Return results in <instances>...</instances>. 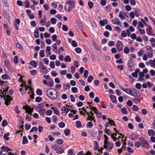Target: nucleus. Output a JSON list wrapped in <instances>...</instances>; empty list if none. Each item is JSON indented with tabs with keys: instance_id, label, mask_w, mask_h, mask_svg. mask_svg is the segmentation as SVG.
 <instances>
[{
	"instance_id": "obj_1",
	"label": "nucleus",
	"mask_w": 155,
	"mask_h": 155,
	"mask_svg": "<svg viewBox=\"0 0 155 155\" xmlns=\"http://www.w3.org/2000/svg\"><path fill=\"white\" fill-rule=\"evenodd\" d=\"M120 88L124 92L132 96L138 97L140 96L139 91L134 88H126L125 89L122 86H120Z\"/></svg>"
},
{
	"instance_id": "obj_2",
	"label": "nucleus",
	"mask_w": 155,
	"mask_h": 155,
	"mask_svg": "<svg viewBox=\"0 0 155 155\" xmlns=\"http://www.w3.org/2000/svg\"><path fill=\"white\" fill-rule=\"evenodd\" d=\"M54 91H56V93L54 94L53 92L51 90V89H48L46 91V94L47 96L51 100H55L58 97V92L54 90Z\"/></svg>"
},
{
	"instance_id": "obj_3",
	"label": "nucleus",
	"mask_w": 155,
	"mask_h": 155,
	"mask_svg": "<svg viewBox=\"0 0 155 155\" xmlns=\"http://www.w3.org/2000/svg\"><path fill=\"white\" fill-rule=\"evenodd\" d=\"M66 4L68 5L69 6L67 10V11L70 12L71 9L75 7V0H69L67 1L66 2Z\"/></svg>"
},
{
	"instance_id": "obj_4",
	"label": "nucleus",
	"mask_w": 155,
	"mask_h": 155,
	"mask_svg": "<svg viewBox=\"0 0 155 155\" xmlns=\"http://www.w3.org/2000/svg\"><path fill=\"white\" fill-rule=\"evenodd\" d=\"M139 141L140 142L141 146L143 148L148 149L149 148V145L148 141L143 137H140L139 138Z\"/></svg>"
},
{
	"instance_id": "obj_5",
	"label": "nucleus",
	"mask_w": 155,
	"mask_h": 155,
	"mask_svg": "<svg viewBox=\"0 0 155 155\" xmlns=\"http://www.w3.org/2000/svg\"><path fill=\"white\" fill-rule=\"evenodd\" d=\"M51 147L58 153L61 154L64 152V150L56 144L51 145Z\"/></svg>"
},
{
	"instance_id": "obj_6",
	"label": "nucleus",
	"mask_w": 155,
	"mask_h": 155,
	"mask_svg": "<svg viewBox=\"0 0 155 155\" xmlns=\"http://www.w3.org/2000/svg\"><path fill=\"white\" fill-rule=\"evenodd\" d=\"M114 144L112 143H110L108 141L104 140V148L107 150H110L113 148Z\"/></svg>"
},
{
	"instance_id": "obj_7",
	"label": "nucleus",
	"mask_w": 155,
	"mask_h": 155,
	"mask_svg": "<svg viewBox=\"0 0 155 155\" xmlns=\"http://www.w3.org/2000/svg\"><path fill=\"white\" fill-rule=\"evenodd\" d=\"M38 68L40 70V72L43 74H46L47 73V70L46 66L43 64L42 62H39L38 63Z\"/></svg>"
},
{
	"instance_id": "obj_8",
	"label": "nucleus",
	"mask_w": 155,
	"mask_h": 155,
	"mask_svg": "<svg viewBox=\"0 0 155 155\" xmlns=\"http://www.w3.org/2000/svg\"><path fill=\"white\" fill-rule=\"evenodd\" d=\"M116 47L118 51H121L123 50V44L122 42L119 40H118L116 45Z\"/></svg>"
},
{
	"instance_id": "obj_9",
	"label": "nucleus",
	"mask_w": 155,
	"mask_h": 155,
	"mask_svg": "<svg viewBox=\"0 0 155 155\" xmlns=\"http://www.w3.org/2000/svg\"><path fill=\"white\" fill-rule=\"evenodd\" d=\"M146 31L147 35H148L154 36L155 34L153 33L152 28L150 26H148V27L146 28Z\"/></svg>"
},
{
	"instance_id": "obj_10",
	"label": "nucleus",
	"mask_w": 155,
	"mask_h": 155,
	"mask_svg": "<svg viewBox=\"0 0 155 155\" xmlns=\"http://www.w3.org/2000/svg\"><path fill=\"white\" fill-rule=\"evenodd\" d=\"M127 66L129 70L130 71H132L134 68V63L131 60H129L127 62Z\"/></svg>"
},
{
	"instance_id": "obj_11",
	"label": "nucleus",
	"mask_w": 155,
	"mask_h": 155,
	"mask_svg": "<svg viewBox=\"0 0 155 155\" xmlns=\"http://www.w3.org/2000/svg\"><path fill=\"white\" fill-rule=\"evenodd\" d=\"M91 109V110H93L94 113L96 114L97 117L100 118L102 116V114L101 112H99L97 108L95 107H91L89 108V109Z\"/></svg>"
},
{
	"instance_id": "obj_12",
	"label": "nucleus",
	"mask_w": 155,
	"mask_h": 155,
	"mask_svg": "<svg viewBox=\"0 0 155 155\" xmlns=\"http://www.w3.org/2000/svg\"><path fill=\"white\" fill-rule=\"evenodd\" d=\"M112 23L114 25H116L120 26H122L121 24L119 19L117 18H114L111 20Z\"/></svg>"
},
{
	"instance_id": "obj_13",
	"label": "nucleus",
	"mask_w": 155,
	"mask_h": 155,
	"mask_svg": "<svg viewBox=\"0 0 155 155\" xmlns=\"http://www.w3.org/2000/svg\"><path fill=\"white\" fill-rule=\"evenodd\" d=\"M23 108L26 110V112L29 114H31L34 109L33 108H31L30 107H28V106H26L25 107L24 106Z\"/></svg>"
},
{
	"instance_id": "obj_14",
	"label": "nucleus",
	"mask_w": 155,
	"mask_h": 155,
	"mask_svg": "<svg viewBox=\"0 0 155 155\" xmlns=\"http://www.w3.org/2000/svg\"><path fill=\"white\" fill-rule=\"evenodd\" d=\"M20 21L19 19H17L14 21V25L17 30L18 29V25H19Z\"/></svg>"
},
{
	"instance_id": "obj_15",
	"label": "nucleus",
	"mask_w": 155,
	"mask_h": 155,
	"mask_svg": "<svg viewBox=\"0 0 155 155\" xmlns=\"http://www.w3.org/2000/svg\"><path fill=\"white\" fill-rule=\"evenodd\" d=\"M107 21L106 19H103L99 21V24L101 26H104L107 24Z\"/></svg>"
},
{
	"instance_id": "obj_16",
	"label": "nucleus",
	"mask_w": 155,
	"mask_h": 155,
	"mask_svg": "<svg viewBox=\"0 0 155 155\" xmlns=\"http://www.w3.org/2000/svg\"><path fill=\"white\" fill-rule=\"evenodd\" d=\"M51 109L53 110L54 114H56L58 116L59 115L60 112L56 107H51Z\"/></svg>"
},
{
	"instance_id": "obj_17",
	"label": "nucleus",
	"mask_w": 155,
	"mask_h": 155,
	"mask_svg": "<svg viewBox=\"0 0 155 155\" xmlns=\"http://www.w3.org/2000/svg\"><path fill=\"white\" fill-rule=\"evenodd\" d=\"M46 18L45 16H44V18L43 19H41L40 21L41 25H45L46 21Z\"/></svg>"
},
{
	"instance_id": "obj_18",
	"label": "nucleus",
	"mask_w": 155,
	"mask_h": 155,
	"mask_svg": "<svg viewBox=\"0 0 155 155\" xmlns=\"http://www.w3.org/2000/svg\"><path fill=\"white\" fill-rule=\"evenodd\" d=\"M2 151L8 152L10 150V148L4 146H2L1 148Z\"/></svg>"
},
{
	"instance_id": "obj_19",
	"label": "nucleus",
	"mask_w": 155,
	"mask_h": 155,
	"mask_svg": "<svg viewBox=\"0 0 155 155\" xmlns=\"http://www.w3.org/2000/svg\"><path fill=\"white\" fill-rule=\"evenodd\" d=\"M111 101L114 103H116L117 102L116 96L114 95H110V96Z\"/></svg>"
},
{
	"instance_id": "obj_20",
	"label": "nucleus",
	"mask_w": 155,
	"mask_h": 155,
	"mask_svg": "<svg viewBox=\"0 0 155 155\" xmlns=\"http://www.w3.org/2000/svg\"><path fill=\"white\" fill-rule=\"evenodd\" d=\"M82 109L83 110L80 111L81 114L84 115L87 114V115H88V112L87 111L86 109L84 107H83Z\"/></svg>"
},
{
	"instance_id": "obj_21",
	"label": "nucleus",
	"mask_w": 155,
	"mask_h": 155,
	"mask_svg": "<svg viewBox=\"0 0 155 155\" xmlns=\"http://www.w3.org/2000/svg\"><path fill=\"white\" fill-rule=\"evenodd\" d=\"M63 87L64 90H67L70 89L71 86L69 83H67L64 84L63 85Z\"/></svg>"
},
{
	"instance_id": "obj_22",
	"label": "nucleus",
	"mask_w": 155,
	"mask_h": 155,
	"mask_svg": "<svg viewBox=\"0 0 155 155\" xmlns=\"http://www.w3.org/2000/svg\"><path fill=\"white\" fill-rule=\"evenodd\" d=\"M38 31V28L37 27L36 28H35V30L34 31V37L36 38H37L39 37V34Z\"/></svg>"
},
{
	"instance_id": "obj_23",
	"label": "nucleus",
	"mask_w": 155,
	"mask_h": 155,
	"mask_svg": "<svg viewBox=\"0 0 155 155\" xmlns=\"http://www.w3.org/2000/svg\"><path fill=\"white\" fill-rule=\"evenodd\" d=\"M75 127L78 128L81 127H82V125L80 121L78 120L76 122Z\"/></svg>"
},
{
	"instance_id": "obj_24",
	"label": "nucleus",
	"mask_w": 155,
	"mask_h": 155,
	"mask_svg": "<svg viewBox=\"0 0 155 155\" xmlns=\"http://www.w3.org/2000/svg\"><path fill=\"white\" fill-rule=\"evenodd\" d=\"M4 100L5 101V104L7 106L9 105V103L10 102V97H4Z\"/></svg>"
},
{
	"instance_id": "obj_25",
	"label": "nucleus",
	"mask_w": 155,
	"mask_h": 155,
	"mask_svg": "<svg viewBox=\"0 0 155 155\" xmlns=\"http://www.w3.org/2000/svg\"><path fill=\"white\" fill-rule=\"evenodd\" d=\"M119 17L122 19L123 20L125 18L124 15V13L122 11L120 12L119 14Z\"/></svg>"
},
{
	"instance_id": "obj_26",
	"label": "nucleus",
	"mask_w": 155,
	"mask_h": 155,
	"mask_svg": "<svg viewBox=\"0 0 155 155\" xmlns=\"http://www.w3.org/2000/svg\"><path fill=\"white\" fill-rule=\"evenodd\" d=\"M52 48H53L52 51L55 53H57V46L55 43H54L52 45Z\"/></svg>"
},
{
	"instance_id": "obj_27",
	"label": "nucleus",
	"mask_w": 155,
	"mask_h": 155,
	"mask_svg": "<svg viewBox=\"0 0 155 155\" xmlns=\"http://www.w3.org/2000/svg\"><path fill=\"white\" fill-rule=\"evenodd\" d=\"M2 13L4 16L8 20H9V17H7V16H8L9 13L8 12H7L5 10H2Z\"/></svg>"
},
{
	"instance_id": "obj_28",
	"label": "nucleus",
	"mask_w": 155,
	"mask_h": 155,
	"mask_svg": "<svg viewBox=\"0 0 155 155\" xmlns=\"http://www.w3.org/2000/svg\"><path fill=\"white\" fill-rule=\"evenodd\" d=\"M148 135L151 137H153L154 135V131L153 130H149L148 132Z\"/></svg>"
},
{
	"instance_id": "obj_29",
	"label": "nucleus",
	"mask_w": 155,
	"mask_h": 155,
	"mask_svg": "<svg viewBox=\"0 0 155 155\" xmlns=\"http://www.w3.org/2000/svg\"><path fill=\"white\" fill-rule=\"evenodd\" d=\"M3 27L4 28L7 29V31H6V34H7L8 35H10V30L7 29L8 28V26L7 25L6 23H4L3 24Z\"/></svg>"
},
{
	"instance_id": "obj_30",
	"label": "nucleus",
	"mask_w": 155,
	"mask_h": 155,
	"mask_svg": "<svg viewBox=\"0 0 155 155\" xmlns=\"http://www.w3.org/2000/svg\"><path fill=\"white\" fill-rule=\"evenodd\" d=\"M28 142V140L27 138L25 136H24L23 137V140L22 144L23 145L26 144Z\"/></svg>"
},
{
	"instance_id": "obj_31",
	"label": "nucleus",
	"mask_w": 155,
	"mask_h": 155,
	"mask_svg": "<svg viewBox=\"0 0 155 155\" xmlns=\"http://www.w3.org/2000/svg\"><path fill=\"white\" fill-rule=\"evenodd\" d=\"M64 60L65 62H70L71 61V59L69 55H67L64 59Z\"/></svg>"
},
{
	"instance_id": "obj_32",
	"label": "nucleus",
	"mask_w": 155,
	"mask_h": 155,
	"mask_svg": "<svg viewBox=\"0 0 155 155\" xmlns=\"http://www.w3.org/2000/svg\"><path fill=\"white\" fill-rule=\"evenodd\" d=\"M105 8L106 11L107 12H110L111 10V7L110 5L106 6Z\"/></svg>"
},
{
	"instance_id": "obj_33",
	"label": "nucleus",
	"mask_w": 155,
	"mask_h": 155,
	"mask_svg": "<svg viewBox=\"0 0 155 155\" xmlns=\"http://www.w3.org/2000/svg\"><path fill=\"white\" fill-rule=\"evenodd\" d=\"M149 64L151 67L155 68V63L154 62L153 60H150L149 61Z\"/></svg>"
},
{
	"instance_id": "obj_34",
	"label": "nucleus",
	"mask_w": 155,
	"mask_h": 155,
	"mask_svg": "<svg viewBox=\"0 0 155 155\" xmlns=\"http://www.w3.org/2000/svg\"><path fill=\"white\" fill-rule=\"evenodd\" d=\"M139 78L138 79L139 80H142L143 79L142 78L144 76V74L143 72H141L139 73Z\"/></svg>"
},
{
	"instance_id": "obj_35",
	"label": "nucleus",
	"mask_w": 155,
	"mask_h": 155,
	"mask_svg": "<svg viewBox=\"0 0 155 155\" xmlns=\"http://www.w3.org/2000/svg\"><path fill=\"white\" fill-rule=\"evenodd\" d=\"M46 53L49 55H50L51 54V47L50 46L47 47L46 49Z\"/></svg>"
},
{
	"instance_id": "obj_36",
	"label": "nucleus",
	"mask_w": 155,
	"mask_h": 155,
	"mask_svg": "<svg viewBox=\"0 0 155 155\" xmlns=\"http://www.w3.org/2000/svg\"><path fill=\"white\" fill-rule=\"evenodd\" d=\"M64 133L66 136H68L70 133V130L68 129H66L64 131Z\"/></svg>"
},
{
	"instance_id": "obj_37",
	"label": "nucleus",
	"mask_w": 155,
	"mask_h": 155,
	"mask_svg": "<svg viewBox=\"0 0 155 155\" xmlns=\"http://www.w3.org/2000/svg\"><path fill=\"white\" fill-rule=\"evenodd\" d=\"M21 87H23V88L24 90L25 93L26 92V91L27 90V85L25 84L24 83H22L20 85Z\"/></svg>"
},
{
	"instance_id": "obj_38",
	"label": "nucleus",
	"mask_w": 155,
	"mask_h": 155,
	"mask_svg": "<svg viewBox=\"0 0 155 155\" xmlns=\"http://www.w3.org/2000/svg\"><path fill=\"white\" fill-rule=\"evenodd\" d=\"M68 155H74L73 149H71L68 150Z\"/></svg>"
},
{
	"instance_id": "obj_39",
	"label": "nucleus",
	"mask_w": 155,
	"mask_h": 155,
	"mask_svg": "<svg viewBox=\"0 0 155 155\" xmlns=\"http://www.w3.org/2000/svg\"><path fill=\"white\" fill-rule=\"evenodd\" d=\"M30 64L34 67V68L36 67L37 64L36 62L34 61H31L30 62Z\"/></svg>"
},
{
	"instance_id": "obj_40",
	"label": "nucleus",
	"mask_w": 155,
	"mask_h": 155,
	"mask_svg": "<svg viewBox=\"0 0 155 155\" xmlns=\"http://www.w3.org/2000/svg\"><path fill=\"white\" fill-rule=\"evenodd\" d=\"M134 146L136 148H139L140 146H141L140 142V141L135 142L134 143Z\"/></svg>"
},
{
	"instance_id": "obj_41",
	"label": "nucleus",
	"mask_w": 155,
	"mask_h": 155,
	"mask_svg": "<svg viewBox=\"0 0 155 155\" xmlns=\"http://www.w3.org/2000/svg\"><path fill=\"white\" fill-rule=\"evenodd\" d=\"M93 126V124L91 121H89L86 124V127L88 128H90L92 127Z\"/></svg>"
},
{
	"instance_id": "obj_42",
	"label": "nucleus",
	"mask_w": 155,
	"mask_h": 155,
	"mask_svg": "<svg viewBox=\"0 0 155 155\" xmlns=\"http://www.w3.org/2000/svg\"><path fill=\"white\" fill-rule=\"evenodd\" d=\"M121 112L122 114H126L127 113V111L126 110V108L124 107H123L121 109Z\"/></svg>"
},
{
	"instance_id": "obj_43",
	"label": "nucleus",
	"mask_w": 155,
	"mask_h": 155,
	"mask_svg": "<svg viewBox=\"0 0 155 155\" xmlns=\"http://www.w3.org/2000/svg\"><path fill=\"white\" fill-rule=\"evenodd\" d=\"M57 143L58 145H61L64 142L63 140L61 139H58L57 140Z\"/></svg>"
},
{
	"instance_id": "obj_44",
	"label": "nucleus",
	"mask_w": 155,
	"mask_h": 155,
	"mask_svg": "<svg viewBox=\"0 0 155 155\" xmlns=\"http://www.w3.org/2000/svg\"><path fill=\"white\" fill-rule=\"evenodd\" d=\"M121 35L123 37H126L127 36V33L124 30L122 31L121 32Z\"/></svg>"
},
{
	"instance_id": "obj_45",
	"label": "nucleus",
	"mask_w": 155,
	"mask_h": 155,
	"mask_svg": "<svg viewBox=\"0 0 155 155\" xmlns=\"http://www.w3.org/2000/svg\"><path fill=\"white\" fill-rule=\"evenodd\" d=\"M134 14H135V15L136 17H138L140 15L138 10L137 8H134Z\"/></svg>"
},
{
	"instance_id": "obj_46",
	"label": "nucleus",
	"mask_w": 155,
	"mask_h": 155,
	"mask_svg": "<svg viewBox=\"0 0 155 155\" xmlns=\"http://www.w3.org/2000/svg\"><path fill=\"white\" fill-rule=\"evenodd\" d=\"M36 93L37 95H41L42 94V91L40 89H37L36 91Z\"/></svg>"
},
{
	"instance_id": "obj_47",
	"label": "nucleus",
	"mask_w": 155,
	"mask_h": 155,
	"mask_svg": "<svg viewBox=\"0 0 155 155\" xmlns=\"http://www.w3.org/2000/svg\"><path fill=\"white\" fill-rule=\"evenodd\" d=\"M58 125L60 127L63 128L65 126V124L64 122H61L58 123Z\"/></svg>"
},
{
	"instance_id": "obj_48",
	"label": "nucleus",
	"mask_w": 155,
	"mask_h": 155,
	"mask_svg": "<svg viewBox=\"0 0 155 155\" xmlns=\"http://www.w3.org/2000/svg\"><path fill=\"white\" fill-rule=\"evenodd\" d=\"M2 78L3 79L7 80L8 79L9 76L6 74H4L2 75Z\"/></svg>"
},
{
	"instance_id": "obj_49",
	"label": "nucleus",
	"mask_w": 155,
	"mask_h": 155,
	"mask_svg": "<svg viewBox=\"0 0 155 155\" xmlns=\"http://www.w3.org/2000/svg\"><path fill=\"white\" fill-rule=\"evenodd\" d=\"M10 135V134L9 133H8L6 134H5L4 136L3 137L5 140H9V138L8 137Z\"/></svg>"
},
{
	"instance_id": "obj_50",
	"label": "nucleus",
	"mask_w": 155,
	"mask_h": 155,
	"mask_svg": "<svg viewBox=\"0 0 155 155\" xmlns=\"http://www.w3.org/2000/svg\"><path fill=\"white\" fill-rule=\"evenodd\" d=\"M137 137L134 134L130 135L129 136V138L133 140L135 139Z\"/></svg>"
},
{
	"instance_id": "obj_51",
	"label": "nucleus",
	"mask_w": 155,
	"mask_h": 155,
	"mask_svg": "<svg viewBox=\"0 0 155 155\" xmlns=\"http://www.w3.org/2000/svg\"><path fill=\"white\" fill-rule=\"evenodd\" d=\"M40 56L42 58L44 57L45 55L44 54V51L43 50H41L39 52Z\"/></svg>"
},
{
	"instance_id": "obj_52",
	"label": "nucleus",
	"mask_w": 155,
	"mask_h": 155,
	"mask_svg": "<svg viewBox=\"0 0 155 155\" xmlns=\"http://www.w3.org/2000/svg\"><path fill=\"white\" fill-rule=\"evenodd\" d=\"M144 51L142 49H140L139 50V51L138 52V55L139 56H141L143 54Z\"/></svg>"
},
{
	"instance_id": "obj_53",
	"label": "nucleus",
	"mask_w": 155,
	"mask_h": 155,
	"mask_svg": "<svg viewBox=\"0 0 155 155\" xmlns=\"http://www.w3.org/2000/svg\"><path fill=\"white\" fill-rule=\"evenodd\" d=\"M134 102L136 104L139 103H140V100L138 98H134L132 99Z\"/></svg>"
},
{
	"instance_id": "obj_54",
	"label": "nucleus",
	"mask_w": 155,
	"mask_h": 155,
	"mask_svg": "<svg viewBox=\"0 0 155 155\" xmlns=\"http://www.w3.org/2000/svg\"><path fill=\"white\" fill-rule=\"evenodd\" d=\"M45 112V110L44 109H40L39 110L38 112L40 115H43L44 113Z\"/></svg>"
},
{
	"instance_id": "obj_55",
	"label": "nucleus",
	"mask_w": 155,
	"mask_h": 155,
	"mask_svg": "<svg viewBox=\"0 0 155 155\" xmlns=\"http://www.w3.org/2000/svg\"><path fill=\"white\" fill-rule=\"evenodd\" d=\"M51 24H56L57 20L56 19L54 18H51Z\"/></svg>"
},
{
	"instance_id": "obj_56",
	"label": "nucleus",
	"mask_w": 155,
	"mask_h": 155,
	"mask_svg": "<svg viewBox=\"0 0 155 155\" xmlns=\"http://www.w3.org/2000/svg\"><path fill=\"white\" fill-rule=\"evenodd\" d=\"M144 27V25L143 23L141 21H139L138 22V25L137 26V28H143Z\"/></svg>"
},
{
	"instance_id": "obj_57",
	"label": "nucleus",
	"mask_w": 155,
	"mask_h": 155,
	"mask_svg": "<svg viewBox=\"0 0 155 155\" xmlns=\"http://www.w3.org/2000/svg\"><path fill=\"white\" fill-rule=\"evenodd\" d=\"M146 49L150 52H152L153 51V49L150 45H147L146 47Z\"/></svg>"
},
{
	"instance_id": "obj_58",
	"label": "nucleus",
	"mask_w": 155,
	"mask_h": 155,
	"mask_svg": "<svg viewBox=\"0 0 155 155\" xmlns=\"http://www.w3.org/2000/svg\"><path fill=\"white\" fill-rule=\"evenodd\" d=\"M50 66L52 69L55 68L54 62V61H51L50 63Z\"/></svg>"
},
{
	"instance_id": "obj_59",
	"label": "nucleus",
	"mask_w": 155,
	"mask_h": 155,
	"mask_svg": "<svg viewBox=\"0 0 155 155\" xmlns=\"http://www.w3.org/2000/svg\"><path fill=\"white\" fill-rule=\"evenodd\" d=\"M31 124H25V128L26 130H29L31 127Z\"/></svg>"
},
{
	"instance_id": "obj_60",
	"label": "nucleus",
	"mask_w": 155,
	"mask_h": 155,
	"mask_svg": "<svg viewBox=\"0 0 155 155\" xmlns=\"http://www.w3.org/2000/svg\"><path fill=\"white\" fill-rule=\"evenodd\" d=\"M88 5L90 9L92 8L93 6V3L91 1L88 2Z\"/></svg>"
},
{
	"instance_id": "obj_61",
	"label": "nucleus",
	"mask_w": 155,
	"mask_h": 155,
	"mask_svg": "<svg viewBox=\"0 0 155 155\" xmlns=\"http://www.w3.org/2000/svg\"><path fill=\"white\" fill-rule=\"evenodd\" d=\"M132 109L134 111H136L139 110V108L137 105H134L133 106Z\"/></svg>"
},
{
	"instance_id": "obj_62",
	"label": "nucleus",
	"mask_w": 155,
	"mask_h": 155,
	"mask_svg": "<svg viewBox=\"0 0 155 155\" xmlns=\"http://www.w3.org/2000/svg\"><path fill=\"white\" fill-rule=\"evenodd\" d=\"M42 98L40 97H37L35 99V101L37 103L40 102Z\"/></svg>"
},
{
	"instance_id": "obj_63",
	"label": "nucleus",
	"mask_w": 155,
	"mask_h": 155,
	"mask_svg": "<svg viewBox=\"0 0 155 155\" xmlns=\"http://www.w3.org/2000/svg\"><path fill=\"white\" fill-rule=\"evenodd\" d=\"M71 45L72 46L74 47H76L78 46L77 43L74 40H73L72 41Z\"/></svg>"
},
{
	"instance_id": "obj_64",
	"label": "nucleus",
	"mask_w": 155,
	"mask_h": 155,
	"mask_svg": "<svg viewBox=\"0 0 155 155\" xmlns=\"http://www.w3.org/2000/svg\"><path fill=\"white\" fill-rule=\"evenodd\" d=\"M124 52L125 54H128L129 51V49L127 47H126L124 49Z\"/></svg>"
}]
</instances>
